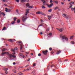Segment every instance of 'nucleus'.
I'll return each mask as SVG.
<instances>
[{
  "instance_id": "1",
  "label": "nucleus",
  "mask_w": 75,
  "mask_h": 75,
  "mask_svg": "<svg viewBox=\"0 0 75 75\" xmlns=\"http://www.w3.org/2000/svg\"><path fill=\"white\" fill-rule=\"evenodd\" d=\"M62 16L63 17L66 18H67V19L70 18V16H69L65 13H63L62 14Z\"/></svg>"
},
{
  "instance_id": "2",
  "label": "nucleus",
  "mask_w": 75,
  "mask_h": 75,
  "mask_svg": "<svg viewBox=\"0 0 75 75\" xmlns=\"http://www.w3.org/2000/svg\"><path fill=\"white\" fill-rule=\"evenodd\" d=\"M56 29L61 33H62V31H63L64 30V29L63 28L60 29L57 28Z\"/></svg>"
},
{
  "instance_id": "3",
  "label": "nucleus",
  "mask_w": 75,
  "mask_h": 75,
  "mask_svg": "<svg viewBox=\"0 0 75 75\" xmlns=\"http://www.w3.org/2000/svg\"><path fill=\"white\" fill-rule=\"evenodd\" d=\"M46 5L47 6V7H48L49 8H51V7H52V6L54 5V4L53 3H52L50 5L47 4H46Z\"/></svg>"
},
{
  "instance_id": "4",
  "label": "nucleus",
  "mask_w": 75,
  "mask_h": 75,
  "mask_svg": "<svg viewBox=\"0 0 75 75\" xmlns=\"http://www.w3.org/2000/svg\"><path fill=\"white\" fill-rule=\"evenodd\" d=\"M11 51L13 52H17V51H18V49H17V48H15L14 50L13 49H12Z\"/></svg>"
},
{
  "instance_id": "5",
  "label": "nucleus",
  "mask_w": 75,
  "mask_h": 75,
  "mask_svg": "<svg viewBox=\"0 0 75 75\" xmlns=\"http://www.w3.org/2000/svg\"><path fill=\"white\" fill-rule=\"evenodd\" d=\"M30 10H29V9H27L26 10V12H25V15L26 16H27V14H28V13H29V11Z\"/></svg>"
},
{
  "instance_id": "6",
  "label": "nucleus",
  "mask_w": 75,
  "mask_h": 75,
  "mask_svg": "<svg viewBox=\"0 0 75 75\" xmlns=\"http://www.w3.org/2000/svg\"><path fill=\"white\" fill-rule=\"evenodd\" d=\"M9 56L10 57V58H11L12 57H13V58H16V56L12 55V54H9Z\"/></svg>"
},
{
  "instance_id": "7",
  "label": "nucleus",
  "mask_w": 75,
  "mask_h": 75,
  "mask_svg": "<svg viewBox=\"0 0 75 75\" xmlns=\"http://www.w3.org/2000/svg\"><path fill=\"white\" fill-rule=\"evenodd\" d=\"M25 20H26V18H25V16H23L22 17V21H25Z\"/></svg>"
},
{
  "instance_id": "8",
  "label": "nucleus",
  "mask_w": 75,
  "mask_h": 75,
  "mask_svg": "<svg viewBox=\"0 0 75 75\" xmlns=\"http://www.w3.org/2000/svg\"><path fill=\"white\" fill-rule=\"evenodd\" d=\"M48 52V51L47 50H46L45 51H43V53L45 54V55H47Z\"/></svg>"
},
{
  "instance_id": "9",
  "label": "nucleus",
  "mask_w": 75,
  "mask_h": 75,
  "mask_svg": "<svg viewBox=\"0 0 75 75\" xmlns=\"http://www.w3.org/2000/svg\"><path fill=\"white\" fill-rule=\"evenodd\" d=\"M71 11H74V13L75 14V7L74 8H71Z\"/></svg>"
},
{
  "instance_id": "10",
  "label": "nucleus",
  "mask_w": 75,
  "mask_h": 75,
  "mask_svg": "<svg viewBox=\"0 0 75 75\" xmlns=\"http://www.w3.org/2000/svg\"><path fill=\"white\" fill-rule=\"evenodd\" d=\"M59 8V7L58 6H56L53 9L54 10H57V9H58Z\"/></svg>"
},
{
  "instance_id": "11",
  "label": "nucleus",
  "mask_w": 75,
  "mask_h": 75,
  "mask_svg": "<svg viewBox=\"0 0 75 75\" xmlns=\"http://www.w3.org/2000/svg\"><path fill=\"white\" fill-rule=\"evenodd\" d=\"M53 3H55L56 4H58V1H57L54 0L53 1Z\"/></svg>"
},
{
  "instance_id": "12",
  "label": "nucleus",
  "mask_w": 75,
  "mask_h": 75,
  "mask_svg": "<svg viewBox=\"0 0 75 75\" xmlns=\"http://www.w3.org/2000/svg\"><path fill=\"white\" fill-rule=\"evenodd\" d=\"M74 3H74V2L72 1H71L69 2V4L70 5H72V4H74Z\"/></svg>"
},
{
  "instance_id": "13",
  "label": "nucleus",
  "mask_w": 75,
  "mask_h": 75,
  "mask_svg": "<svg viewBox=\"0 0 75 75\" xmlns=\"http://www.w3.org/2000/svg\"><path fill=\"white\" fill-rule=\"evenodd\" d=\"M4 54H8V52H4L2 53V55H4Z\"/></svg>"
},
{
  "instance_id": "14",
  "label": "nucleus",
  "mask_w": 75,
  "mask_h": 75,
  "mask_svg": "<svg viewBox=\"0 0 75 75\" xmlns=\"http://www.w3.org/2000/svg\"><path fill=\"white\" fill-rule=\"evenodd\" d=\"M66 38V37H65V36L63 35V36H62V37L61 38L62 39V40H63L64 39V38Z\"/></svg>"
},
{
  "instance_id": "15",
  "label": "nucleus",
  "mask_w": 75,
  "mask_h": 75,
  "mask_svg": "<svg viewBox=\"0 0 75 75\" xmlns=\"http://www.w3.org/2000/svg\"><path fill=\"white\" fill-rule=\"evenodd\" d=\"M43 2V5H45V0H41Z\"/></svg>"
},
{
  "instance_id": "16",
  "label": "nucleus",
  "mask_w": 75,
  "mask_h": 75,
  "mask_svg": "<svg viewBox=\"0 0 75 75\" xmlns=\"http://www.w3.org/2000/svg\"><path fill=\"white\" fill-rule=\"evenodd\" d=\"M26 6L27 7H28V8H29V7L30 6V4H29L28 3L26 4Z\"/></svg>"
},
{
  "instance_id": "17",
  "label": "nucleus",
  "mask_w": 75,
  "mask_h": 75,
  "mask_svg": "<svg viewBox=\"0 0 75 75\" xmlns=\"http://www.w3.org/2000/svg\"><path fill=\"white\" fill-rule=\"evenodd\" d=\"M28 8H34V6H29Z\"/></svg>"
},
{
  "instance_id": "18",
  "label": "nucleus",
  "mask_w": 75,
  "mask_h": 75,
  "mask_svg": "<svg viewBox=\"0 0 75 75\" xmlns=\"http://www.w3.org/2000/svg\"><path fill=\"white\" fill-rule=\"evenodd\" d=\"M17 23H20V19H18L17 21Z\"/></svg>"
},
{
  "instance_id": "19",
  "label": "nucleus",
  "mask_w": 75,
  "mask_h": 75,
  "mask_svg": "<svg viewBox=\"0 0 75 75\" xmlns=\"http://www.w3.org/2000/svg\"><path fill=\"white\" fill-rule=\"evenodd\" d=\"M41 12L38 11L37 12H36V14H41Z\"/></svg>"
},
{
  "instance_id": "20",
  "label": "nucleus",
  "mask_w": 75,
  "mask_h": 75,
  "mask_svg": "<svg viewBox=\"0 0 75 75\" xmlns=\"http://www.w3.org/2000/svg\"><path fill=\"white\" fill-rule=\"evenodd\" d=\"M73 38H74V36H71L70 38V39L71 40V39H72Z\"/></svg>"
},
{
  "instance_id": "21",
  "label": "nucleus",
  "mask_w": 75,
  "mask_h": 75,
  "mask_svg": "<svg viewBox=\"0 0 75 75\" xmlns=\"http://www.w3.org/2000/svg\"><path fill=\"white\" fill-rule=\"evenodd\" d=\"M60 52H61V51L59 50V51H58L57 52V55L58 54H59V53H60Z\"/></svg>"
},
{
  "instance_id": "22",
  "label": "nucleus",
  "mask_w": 75,
  "mask_h": 75,
  "mask_svg": "<svg viewBox=\"0 0 75 75\" xmlns=\"http://www.w3.org/2000/svg\"><path fill=\"white\" fill-rule=\"evenodd\" d=\"M18 75H23V73H21V72H20L18 73Z\"/></svg>"
},
{
  "instance_id": "23",
  "label": "nucleus",
  "mask_w": 75,
  "mask_h": 75,
  "mask_svg": "<svg viewBox=\"0 0 75 75\" xmlns=\"http://www.w3.org/2000/svg\"><path fill=\"white\" fill-rule=\"evenodd\" d=\"M48 19L49 20H50V19H51V16H48Z\"/></svg>"
},
{
  "instance_id": "24",
  "label": "nucleus",
  "mask_w": 75,
  "mask_h": 75,
  "mask_svg": "<svg viewBox=\"0 0 75 75\" xmlns=\"http://www.w3.org/2000/svg\"><path fill=\"white\" fill-rule=\"evenodd\" d=\"M4 70L5 71H7L8 70V69L7 68H4Z\"/></svg>"
},
{
  "instance_id": "25",
  "label": "nucleus",
  "mask_w": 75,
  "mask_h": 75,
  "mask_svg": "<svg viewBox=\"0 0 75 75\" xmlns=\"http://www.w3.org/2000/svg\"><path fill=\"white\" fill-rule=\"evenodd\" d=\"M1 14H2V15H3L4 16L6 15V14L4 13V12H2L1 13Z\"/></svg>"
},
{
  "instance_id": "26",
  "label": "nucleus",
  "mask_w": 75,
  "mask_h": 75,
  "mask_svg": "<svg viewBox=\"0 0 75 75\" xmlns=\"http://www.w3.org/2000/svg\"><path fill=\"white\" fill-rule=\"evenodd\" d=\"M52 11V9H50L48 10V11L49 13L51 12Z\"/></svg>"
},
{
  "instance_id": "27",
  "label": "nucleus",
  "mask_w": 75,
  "mask_h": 75,
  "mask_svg": "<svg viewBox=\"0 0 75 75\" xmlns=\"http://www.w3.org/2000/svg\"><path fill=\"white\" fill-rule=\"evenodd\" d=\"M8 41H10V42H12L13 41V40H11V39H8Z\"/></svg>"
},
{
  "instance_id": "28",
  "label": "nucleus",
  "mask_w": 75,
  "mask_h": 75,
  "mask_svg": "<svg viewBox=\"0 0 75 75\" xmlns=\"http://www.w3.org/2000/svg\"><path fill=\"white\" fill-rule=\"evenodd\" d=\"M7 12H10L11 11V10L10 9H8Z\"/></svg>"
},
{
  "instance_id": "29",
  "label": "nucleus",
  "mask_w": 75,
  "mask_h": 75,
  "mask_svg": "<svg viewBox=\"0 0 75 75\" xmlns=\"http://www.w3.org/2000/svg\"><path fill=\"white\" fill-rule=\"evenodd\" d=\"M63 35L62 34H60V38H62L63 36Z\"/></svg>"
},
{
  "instance_id": "30",
  "label": "nucleus",
  "mask_w": 75,
  "mask_h": 75,
  "mask_svg": "<svg viewBox=\"0 0 75 75\" xmlns=\"http://www.w3.org/2000/svg\"><path fill=\"white\" fill-rule=\"evenodd\" d=\"M11 24H15V21H13L11 23Z\"/></svg>"
},
{
  "instance_id": "31",
  "label": "nucleus",
  "mask_w": 75,
  "mask_h": 75,
  "mask_svg": "<svg viewBox=\"0 0 75 75\" xmlns=\"http://www.w3.org/2000/svg\"><path fill=\"white\" fill-rule=\"evenodd\" d=\"M13 20H14V21H15L17 20V18L16 17H14L13 18Z\"/></svg>"
},
{
  "instance_id": "32",
  "label": "nucleus",
  "mask_w": 75,
  "mask_h": 75,
  "mask_svg": "<svg viewBox=\"0 0 75 75\" xmlns=\"http://www.w3.org/2000/svg\"><path fill=\"white\" fill-rule=\"evenodd\" d=\"M65 39L66 40V41H68V38H67V37H66L65 38Z\"/></svg>"
},
{
  "instance_id": "33",
  "label": "nucleus",
  "mask_w": 75,
  "mask_h": 75,
  "mask_svg": "<svg viewBox=\"0 0 75 75\" xmlns=\"http://www.w3.org/2000/svg\"><path fill=\"white\" fill-rule=\"evenodd\" d=\"M8 10V9H7V8H5V11L6 12H7Z\"/></svg>"
},
{
  "instance_id": "34",
  "label": "nucleus",
  "mask_w": 75,
  "mask_h": 75,
  "mask_svg": "<svg viewBox=\"0 0 75 75\" xmlns=\"http://www.w3.org/2000/svg\"><path fill=\"white\" fill-rule=\"evenodd\" d=\"M42 7L43 8H45V7L44 5L42 6Z\"/></svg>"
},
{
  "instance_id": "35",
  "label": "nucleus",
  "mask_w": 75,
  "mask_h": 75,
  "mask_svg": "<svg viewBox=\"0 0 75 75\" xmlns=\"http://www.w3.org/2000/svg\"><path fill=\"white\" fill-rule=\"evenodd\" d=\"M6 28L5 27L4 28L2 29V30H6Z\"/></svg>"
},
{
  "instance_id": "36",
  "label": "nucleus",
  "mask_w": 75,
  "mask_h": 75,
  "mask_svg": "<svg viewBox=\"0 0 75 75\" xmlns=\"http://www.w3.org/2000/svg\"><path fill=\"white\" fill-rule=\"evenodd\" d=\"M16 1V2H17L18 3V2H19V1H20V0H15Z\"/></svg>"
},
{
  "instance_id": "37",
  "label": "nucleus",
  "mask_w": 75,
  "mask_h": 75,
  "mask_svg": "<svg viewBox=\"0 0 75 75\" xmlns=\"http://www.w3.org/2000/svg\"><path fill=\"white\" fill-rule=\"evenodd\" d=\"M49 35H50V36H51V35H52V33H50Z\"/></svg>"
},
{
  "instance_id": "38",
  "label": "nucleus",
  "mask_w": 75,
  "mask_h": 75,
  "mask_svg": "<svg viewBox=\"0 0 75 75\" xmlns=\"http://www.w3.org/2000/svg\"><path fill=\"white\" fill-rule=\"evenodd\" d=\"M22 45H21V47H20V50H22Z\"/></svg>"
},
{
  "instance_id": "39",
  "label": "nucleus",
  "mask_w": 75,
  "mask_h": 75,
  "mask_svg": "<svg viewBox=\"0 0 75 75\" xmlns=\"http://www.w3.org/2000/svg\"><path fill=\"white\" fill-rule=\"evenodd\" d=\"M71 44H74V42L73 41L71 42Z\"/></svg>"
},
{
  "instance_id": "40",
  "label": "nucleus",
  "mask_w": 75,
  "mask_h": 75,
  "mask_svg": "<svg viewBox=\"0 0 75 75\" xmlns=\"http://www.w3.org/2000/svg\"><path fill=\"white\" fill-rule=\"evenodd\" d=\"M52 2H53V1H52V0H50V3H52Z\"/></svg>"
},
{
  "instance_id": "41",
  "label": "nucleus",
  "mask_w": 75,
  "mask_h": 75,
  "mask_svg": "<svg viewBox=\"0 0 75 75\" xmlns=\"http://www.w3.org/2000/svg\"><path fill=\"white\" fill-rule=\"evenodd\" d=\"M20 56H22L23 55V54L22 53L20 54Z\"/></svg>"
},
{
  "instance_id": "42",
  "label": "nucleus",
  "mask_w": 75,
  "mask_h": 75,
  "mask_svg": "<svg viewBox=\"0 0 75 75\" xmlns=\"http://www.w3.org/2000/svg\"><path fill=\"white\" fill-rule=\"evenodd\" d=\"M35 64H34L33 65V67H35Z\"/></svg>"
},
{
  "instance_id": "43",
  "label": "nucleus",
  "mask_w": 75,
  "mask_h": 75,
  "mask_svg": "<svg viewBox=\"0 0 75 75\" xmlns=\"http://www.w3.org/2000/svg\"><path fill=\"white\" fill-rule=\"evenodd\" d=\"M61 3L62 4V5H64V2H61Z\"/></svg>"
},
{
  "instance_id": "44",
  "label": "nucleus",
  "mask_w": 75,
  "mask_h": 75,
  "mask_svg": "<svg viewBox=\"0 0 75 75\" xmlns=\"http://www.w3.org/2000/svg\"><path fill=\"white\" fill-rule=\"evenodd\" d=\"M5 50H6V49H4L3 50H2L3 51H4Z\"/></svg>"
},
{
  "instance_id": "45",
  "label": "nucleus",
  "mask_w": 75,
  "mask_h": 75,
  "mask_svg": "<svg viewBox=\"0 0 75 75\" xmlns=\"http://www.w3.org/2000/svg\"><path fill=\"white\" fill-rule=\"evenodd\" d=\"M38 56H41V54H40V53L39 54H38Z\"/></svg>"
},
{
  "instance_id": "46",
  "label": "nucleus",
  "mask_w": 75,
  "mask_h": 75,
  "mask_svg": "<svg viewBox=\"0 0 75 75\" xmlns=\"http://www.w3.org/2000/svg\"><path fill=\"white\" fill-rule=\"evenodd\" d=\"M72 7V5H71V6H70L69 7V8H71V7Z\"/></svg>"
},
{
  "instance_id": "47",
  "label": "nucleus",
  "mask_w": 75,
  "mask_h": 75,
  "mask_svg": "<svg viewBox=\"0 0 75 75\" xmlns=\"http://www.w3.org/2000/svg\"><path fill=\"white\" fill-rule=\"evenodd\" d=\"M5 73L6 74H8V72L7 71H5Z\"/></svg>"
},
{
  "instance_id": "48",
  "label": "nucleus",
  "mask_w": 75,
  "mask_h": 75,
  "mask_svg": "<svg viewBox=\"0 0 75 75\" xmlns=\"http://www.w3.org/2000/svg\"><path fill=\"white\" fill-rule=\"evenodd\" d=\"M49 50H50V51L51 50H52V48H50Z\"/></svg>"
},
{
  "instance_id": "49",
  "label": "nucleus",
  "mask_w": 75,
  "mask_h": 75,
  "mask_svg": "<svg viewBox=\"0 0 75 75\" xmlns=\"http://www.w3.org/2000/svg\"><path fill=\"white\" fill-rule=\"evenodd\" d=\"M28 66H29V65H26V66H25V67L26 68H27V67H28Z\"/></svg>"
},
{
  "instance_id": "50",
  "label": "nucleus",
  "mask_w": 75,
  "mask_h": 75,
  "mask_svg": "<svg viewBox=\"0 0 75 75\" xmlns=\"http://www.w3.org/2000/svg\"><path fill=\"white\" fill-rule=\"evenodd\" d=\"M3 1L4 2H5V1H6V0H3Z\"/></svg>"
},
{
  "instance_id": "51",
  "label": "nucleus",
  "mask_w": 75,
  "mask_h": 75,
  "mask_svg": "<svg viewBox=\"0 0 75 75\" xmlns=\"http://www.w3.org/2000/svg\"><path fill=\"white\" fill-rule=\"evenodd\" d=\"M30 59H28V61H30Z\"/></svg>"
},
{
  "instance_id": "52",
  "label": "nucleus",
  "mask_w": 75,
  "mask_h": 75,
  "mask_svg": "<svg viewBox=\"0 0 75 75\" xmlns=\"http://www.w3.org/2000/svg\"><path fill=\"white\" fill-rule=\"evenodd\" d=\"M1 12L0 11V16H1Z\"/></svg>"
},
{
  "instance_id": "53",
  "label": "nucleus",
  "mask_w": 75,
  "mask_h": 75,
  "mask_svg": "<svg viewBox=\"0 0 75 75\" xmlns=\"http://www.w3.org/2000/svg\"><path fill=\"white\" fill-rule=\"evenodd\" d=\"M40 34H41V35L42 34V32H41L40 33Z\"/></svg>"
},
{
  "instance_id": "54",
  "label": "nucleus",
  "mask_w": 75,
  "mask_h": 75,
  "mask_svg": "<svg viewBox=\"0 0 75 75\" xmlns=\"http://www.w3.org/2000/svg\"><path fill=\"white\" fill-rule=\"evenodd\" d=\"M12 41H15V39H13L12 40Z\"/></svg>"
},
{
  "instance_id": "55",
  "label": "nucleus",
  "mask_w": 75,
  "mask_h": 75,
  "mask_svg": "<svg viewBox=\"0 0 75 75\" xmlns=\"http://www.w3.org/2000/svg\"><path fill=\"white\" fill-rule=\"evenodd\" d=\"M31 55H33V53H31Z\"/></svg>"
},
{
  "instance_id": "56",
  "label": "nucleus",
  "mask_w": 75,
  "mask_h": 75,
  "mask_svg": "<svg viewBox=\"0 0 75 75\" xmlns=\"http://www.w3.org/2000/svg\"><path fill=\"white\" fill-rule=\"evenodd\" d=\"M62 0V1H66V0Z\"/></svg>"
},
{
  "instance_id": "57",
  "label": "nucleus",
  "mask_w": 75,
  "mask_h": 75,
  "mask_svg": "<svg viewBox=\"0 0 75 75\" xmlns=\"http://www.w3.org/2000/svg\"><path fill=\"white\" fill-rule=\"evenodd\" d=\"M23 57V58H24L25 57V56H24V55H23L22 56Z\"/></svg>"
},
{
  "instance_id": "58",
  "label": "nucleus",
  "mask_w": 75,
  "mask_h": 75,
  "mask_svg": "<svg viewBox=\"0 0 75 75\" xmlns=\"http://www.w3.org/2000/svg\"><path fill=\"white\" fill-rule=\"evenodd\" d=\"M13 65H15V64H16V63H13Z\"/></svg>"
},
{
  "instance_id": "59",
  "label": "nucleus",
  "mask_w": 75,
  "mask_h": 75,
  "mask_svg": "<svg viewBox=\"0 0 75 75\" xmlns=\"http://www.w3.org/2000/svg\"><path fill=\"white\" fill-rule=\"evenodd\" d=\"M58 11H61V9H59L58 10Z\"/></svg>"
},
{
  "instance_id": "60",
  "label": "nucleus",
  "mask_w": 75,
  "mask_h": 75,
  "mask_svg": "<svg viewBox=\"0 0 75 75\" xmlns=\"http://www.w3.org/2000/svg\"><path fill=\"white\" fill-rule=\"evenodd\" d=\"M23 1H25V0H22Z\"/></svg>"
},
{
  "instance_id": "61",
  "label": "nucleus",
  "mask_w": 75,
  "mask_h": 75,
  "mask_svg": "<svg viewBox=\"0 0 75 75\" xmlns=\"http://www.w3.org/2000/svg\"><path fill=\"white\" fill-rule=\"evenodd\" d=\"M13 54H16V53H12Z\"/></svg>"
},
{
  "instance_id": "62",
  "label": "nucleus",
  "mask_w": 75,
  "mask_h": 75,
  "mask_svg": "<svg viewBox=\"0 0 75 75\" xmlns=\"http://www.w3.org/2000/svg\"><path fill=\"white\" fill-rule=\"evenodd\" d=\"M27 71H29V69H26Z\"/></svg>"
},
{
  "instance_id": "63",
  "label": "nucleus",
  "mask_w": 75,
  "mask_h": 75,
  "mask_svg": "<svg viewBox=\"0 0 75 75\" xmlns=\"http://www.w3.org/2000/svg\"><path fill=\"white\" fill-rule=\"evenodd\" d=\"M68 1H71V0H68Z\"/></svg>"
},
{
  "instance_id": "64",
  "label": "nucleus",
  "mask_w": 75,
  "mask_h": 75,
  "mask_svg": "<svg viewBox=\"0 0 75 75\" xmlns=\"http://www.w3.org/2000/svg\"><path fill=\"white\" fill-rule=\"evenodd\" d=\"M28 69H29V70H30V69H31V68H29Z\"/></svg>"
}]
</instances>
